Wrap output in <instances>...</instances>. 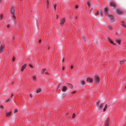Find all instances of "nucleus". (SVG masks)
<instances>
[{"mask_svg":"<svg viewBox=\"0 0 126 126\" xmlns=\"http://www.w3.org/2000/svg\"><path fill=\"white\" fill-rule=\"evenodd\" d=\"M47 5L48 6L49 5V3H48V1H47ZM48 8V6L47 7V9Z\"/></svg>","mask_w":126,"mask_h":126,"instance_id":"37","label":"nucleus"},{"mask_svg":"<svg viewBox=\"0 0 126 126\" xmlns=\"http://www.w3.org/2000/svg\"><path fill=\"white\" fill-rule=\"evenodd\" d=\"M13 96V94H12V95L11 96V97Z\"/></svg>","mask_w":126,"mask_h":126,"instance_id":"52","label":"nucleus"},{"mask_svg":"<svg viewBox=\"0 0 126 126\" xmlns=\"http://www.w3.org/2000/svg\"><path fill=\"white\" fill-rule=\"evenodd\" d=\"M39 42L40 43L41 42V40H40L39 41Z\"/></svg>","mask_w":126,"mask_h":126,"instance_id":"47","label":"nucleus"},{"mask_svg":"<svg viewBox=\"0 0 126 126\" xmlns=\"http://www.w3.org/2000/svg\"><path fill=\"white\" fill-rule=\"evenodd\" d=\"M86 81L87 82H90L91 83H92L93 82V79L89 77L87 78Z\"/></svg>","mask_w":126,"mask_h":126,"instance_id":"9","label":"nucleus"},{"mask_svg":"<svg viewBox=\"0 0 126 126\" xmlns=\"http://www.w3.org/2000/svg\"><path fill=\"white\" fill-rule=\"evenodd\" d=\"M66 84H68L70 88H71V89H72V88L73 86L71 84L68 83H67Z\"/></svg>","mask_w":126,"mask_h":126,"instance_id":"19","label":"nucleus"},{"mask_svg":"<svg viewBox=\"0 0 126 126\" xmlns=\"http://www.w3.org/2000/svg\"><path fill=\"white\" fill-rule=\"evenodd\" d=\"M121 25L124 27L126 28V26L124 24L123 22L121 23Z\"/></svg>","mask_w":126,"mask_h":126,"instance_id":"20","label":"nucleus"},{"mask_svg":"<svg viewBox=\"0 0 126 126\" xmlns=\"http://www.w3.org/2000/svg\"><path fill=\"white\" fill-rule=\"evenodd\" d=\"M87 4L88 6L89 7H90V2L89 1H87Z\"/></svg>","mask_w":126,"mask_h":126,"instance_id":"22","label":"nucleus"},{"mask_svg":"<svg viewBox=\"0 0 126 126\" xmlns=\"http://www.w3.org/2000/svg\"><path fill=\"white\" fill-rule=\"evenodd\" d=\"M64 59H63V62H64Z\"/></svg>","mask_w":126,"mask_h":126,"instance_id":"50","label":"nucleus"},{"mask_svg":"<svg viewBox=\"0 0 126 126\" xmlns=\"http://www.w3.org/2000/svg\"><path fill=\"white\" fill-rule=\"evenodd\" d=\"M73 68V65H71V69H72Z\"/></svg>","mask_w":126,"mask_h":126,"instance_id":"42","label":"nucleus"},{"mask_svg":"<svg viewBox=\"0 0 126 126\" xmlns=\"http://www.w3.org/2000/svg\"><path fill=\"white\" fill-rule=\"evenodd\" d=\"M78 5H76V6H75V8H76L77 9V8H78Z\"/></svg>","mask_w":126,"mask_h":126,"instance_id":"41","label":"nucleus"},{"mask_svg":"<svg viewBox=\"0 0 126 126\" xmlns=\"http://www.w3.org/2000/svg\"><path fill=\"white\" fill-rule=\"evenodd\" d=\"M76 91H74L73 92H72V94H73L75 93H76Z\"/></svg>","mask_w":126,"mask_h":126,"instance_id":"33","label":"nucleus"},{"mask_svg":"<svg viewBox=\"0 0 126 126\" xmlns=\"http://www.w3.org/2000/svg\"><path fill=\"white\" fill-rule=\"evenodd\" d=\"M32 79L33 80H35L36 79V78L35 76H33L32 77Z\"/></svg>","mask_w":126,"mask_h":126,"instance_id":"27","label":"nucleus"},{"mask_svg":"<svg viewBox=\"0 0 126 126\" xmlns=\"http://www.w3.org/2000/svg\"><path fill=\"white\" fill-rule=\"evenodd\" d=\"M45 73L46 74H48V73L47 72H46Z\"/></svg>","mask_w":126,"mask_h":126,"instance_id":"48","label":"nucleus"},{"mask_svg":"<svg viewBox=\"0 0 126 126\" xmlns=\"http://www.w3.org/2000/svg\"><path fill=\"white\" fill-rule=\"evenodd\" d=\"M115 41L117 43L119 44H120V41L119 39H116Z\"/></svg>","mask_w":126,"mask_h":126,"instance_id":"16","label":"nucleus"},{"mask_svg":"<svg viewBox=\"0 0 126 126\" xmlns=\"http://www.w3.org/2000/svg\"><path fill=\"white\" fill-rule=\"evenodd\" d=\"M117 13L119 15H121L123 14L122 11L119 9H117L116 11Z\"/></svg>","mask_w":126,"mask_h":126,"instance_id":"8","label":"nucleus"},{"mask_svg":"<svg viewBox=\"0 0 126 126\" xmlns=\"http://www.w3.org/2000/svg\"><path fill=\"white\" fill-rule=\"evenodd\" d=\"M15 58L14 57H13L12 59V60L13 61H15Z\"/></svg>","mask_w":126,"mask_h":126,"instance_id":"36","label":"nucleus"},{"mask_svg":"<svg viewBox=\"0 0 126 126\" xmlns=\"http://www.w3.org/2000/svg\"><path fill=\"white\" fill-rule=\"evenodd\" d=\"M64 68H64V67H63V68L62 70H63L64 69Z\"/></svg>","mask_w":126,"mask_h":126,"instance_id":"46","label":"nucleus"},{"mask_svg":"<svg viewBox=\"0 0 126 126\" xmlns=\"http://www.w3.org/2000/svg\"><path fill=\"white\" fill-rule=\"evenodd\" d=\"M65 18H63L60 20V21L59 22V23L61 25H63L64 22H65Z\"/></svg>","mask_w":126,"mask_h":126,"instance_id":"2","label":"nucleus"},{"mask_svg":"<svg viewBox=\"0 0 126 126\" xmlns=\"http://www.w3.org/2000/svg\"><path fill=\"white\" fill-rule=\"evenodd\" d=\"M41 91V89L38 88L36 90V93H39Z\"/></svg>","mask_w":126,"mask_h":126,"instance_id":"17","label":"nucleus"},{"mask_svg":"<svg viewBox=\"0 0 126 126\" xmlns=\"http://www.w3.org/2000/svg\"><path fill=\"white\" fill-rule=\"evenodd\" d=\"M3 17V15L2 14H1L0 15V18L1 19Z\"/></svg>","mask_w":126,"mask_h":126,"instance_id":"34","label":"nucleus"},{"mask_svg":"<svg viewBox=\"0 0 126 126\" xmlns=\"http://www.w3.org/2000/svg\"><path fill=\"white\" fill-rule=\"evenodd\" d=\"M82 38H83V39L85 41H86V40H85L86 39L85 38L84 36H82Z\"/></svg>","mask_w":126,"mask_h":126,"instance_id":"32","label":"nucleus"},{"mask_svg":"<svg viewBox=\"0 0 126 126\" xmlns=\"http://www.w3.org/2000/svg\"><path fill=\"white\" fill-rule=\"evenodd\" d=\"M59 16V15H57V17H56L57 19H58Z\"/></svg>","mask_w":126,"mask_h":126,"instance_id":"35","label":"nucleus"},{"mask_svg":"<svg viewBox=\"0 0 126 126\" xmlns=\"http://www.w3.org/2000/svg\"><path fill=\"white\" fill-rule=\"evenodd\" d=\"M104 12L106 15L108 16L109 15V10L108 8L105 7L104 8Z\"/></svg>","mask_w":126,"mask_h":126,"instance_id":"4","label":"nucleus"},{"mask_svg":"<svg viewBox=\"0 0 126 126\" xmlns=\"http://www.w3.org/2000/svg\"><path fill=\"white\" fill-rule=\"evenodd\" d=\"M29 65H30V66L31 67H32V68H33V66H32V65H31V64H29Z\"/></svg>","mask_w":126,"mask_h":126,"instance_id":"39","label":"nucleus"},{"mask_svg":"<svg viewBox=\"0 0 126 126\" xmlns=\"http://www.w3.org/2000/svg\"><path fill=\"white\" fill-rule=\"evenodd\" d=\"M109 118H108L107 119L105 122V126H108L109 125Z\"/></svg>","mask_w":126,"mask_h":126,"instance_id":"10","label":"nucleus"},{"mask_svg":"<svg viewBox=\"0 0 126 126\" xmlns=\"http://www.w3.org/2000/svg\"><path fill=\"white\" fill-rule=\"evenodd\" d=\"M107 41L109 42H110V43L114 45H115V44L113 43V42L111 41V40L108 37L107 38Z\"/></svg>","mask_w":126,"mask_h":126,"instance_id":"11","label":"nucleus"},{"mask_svg":"<svg viewBox=\"0 0 126 126\" xmlns=\"http://www.w3.org/2000/svg\"><path fill=\"white\" fill-rule=\"evenodd\" d=\"M11 14L12 15V16L15 19H16V17L14 15V14L15 13V10L14 8V7H13L11 10Z\"/></svg>","mask_w":126,"mask_h":126,"instance_id":"1","label":"nucleus"},{"mask_svg":"<svg viewBox=\"0 0 126 126\" xmlns=\"http://www.w3.org/2000/svg\"><path fill=\"white\" fill-rule=\"evenodd\" d=\"M26 67V65H23V66L22 67L21 69V71L22 72H23V71L24 69Z\"/></svg>","mask_w":126,"mask_h":126,"instance_id":"15","label":"nucleus"},{"mask_svg":"<svg viewBox=\"0 0 126 126\" xmlns=\"http://www.w3.org/2000/svg\"><path fill=\"white\" fill-rule=\"evenodd\" d=\"M75 116V114L74 113H73V114L72 115V118H74Z\"/></svg>","mask_w":126,"mask_h":126,"instance_id":"30","label":"nucleus"},{"mask_svg":"<svg viewBox=\"0 0 126 126\" xmlns=\"http://www.w3.org/2000/svg\"><path fill=\"white\" fill-rule=\"evenodd\" d=\"M99 102H98L96 103V105L97 107H99V109H102V107H103L104 104L103 103L101 104L99 106Z\"/></svg>","mask_w":126,"mask_h":126,"instance_id":"3","label":"nucleus"},{"mask_svg":"<svg viewBox=\"0 0 126 126\" xmlns=\"http://www.w3.org/2000/svg\"><path fill=\"white\" fill-rule=\"evenodd\" d=\"M3 106H2V105H1V106H0V108H3Z\"/></svg>","mask_w":126,"mask_h":126,"instance_id":"38","label":"nucleus"},{"mask_svg":"<svg viewBox=\"0 0 126 126\" xmlns=\"http://www.w3.org/2000/svg\"><path fill=\"white\" fill-rule=\"evenodd\" d=\"M81 83L82 85H84L85 84V82L83 80L81 81Z\"/></svg>","mask_w":126,"mask_h":126,"instance_id":"24","label":"nucleus"},{"mask_svg":"<svg viewBox=\"0 0 126 126\" xmlns=\"http://www.w3.org/2000/svg\"><path fill=\"white\" fill-rule=\"evenodd\" d=\"M60 85H61V84H59V86H58V88H57V90L58 89V88H59V86H60Z\"/></svg>","mask_w":126,"mask_h":126,"instance_id":"40","label":"nucleus"},{"mask_svg":"<svg viewBox=\"0 0 126 126\" xmlns=\"http://www.w3.org/2000/svg\"><path fill=\"white\" fill-rule=\"evenodd\" d=\"M76 19H77V17H76Z\"/></svg>","mask_w":126,"mask_h":126,"instance_id":"54","label":"nucleus"},{"mask_svg":"<svg viewBox=\"0 0 126 126\" xmlns=\"http://www.w3.org/2000/svg\"><path fill=\"white\" fill-rule=\"evenodd\" d=\"M14 38H13V40H14Z\"/></svg>","mask_w":126,"mask_h":126,"instance_id":"53","label":"nucleus"},{"mask_svg":"<svg viewBox=\"0 0 126 126\" xmlns=\"http://www.w3.org/2000/svg\"><path fill=\"white\" fill-rule=\"evenodd\" d=\"M108 27L109 29L110 30H112V27L110 25H108Z\"/></svg>","mask_w":126,"mask_h":126,"instance_id":"23","label":"nucleus"},{"mask_svg":"<svg viewBox=\"0 0 126 126\" xmlns=\"http://www.w3.org/2000/svg\"><path fill=\"white\" fill-rule=\"evenodd\" d=\"M99 14V12L98 11H97L96 13L95 14V15L96 16L97 15H98V14Z\"/></svg>","mask_w":126,"mask_h":126,"instance_id":"31","label":"nucleus"},{"mask_svg":"<svg viewBox=\"0 0 126 126\" xmlns=\"http://www.w3.org/2000/svg\"><path fill=\"white\" fill-rule=\"evenodd\" d=\"M57 4H55V5H53V7H54V9L55 10V11H56V6L57 5Z\"/></svg>","mask_w":126,"mask_h":126,"instance_id":"25","label":"nucleus"},{"mask_svg":"<svg viewBox=\"0 0 126 126\" xmlns=\"http://www.w3.org/2000/svg\"><path fill=\"white\" fill-rule=\"evenodd\" d=\"M46 70V69H42V72H41V73L43 74V73Z\"/></svg>","mask_w":126,"mask_h":126,"instance_id":"26","label":"nucleus"},{"mask_svg":"<svg viewBox=\"0 0 126 126\" xmlns=\"http://www.w3.org/2000/svg\"><path fill=\"white\" fill-rule=\"evenodd\" d=\"M30 97H31V98L32 97V95L31 94H30Z\"/></svg>","mask_w":126,"mask_h":126,"instance_id":"44","label":"nucleus"},{"mask_svg":"<svg viewBox=\"0 0 126 126\" xmlns=\"http://www.w3.org/2000/svg\"><path fill=\"white\" fill-rule=\"evenodd\" d=\"M67 89V88L65 86L63 87L62 91L63 92H65Z\"/></svg>","mask_w":126,"mask_h":126,"instance_id":"12","label":"nucleus"},{"mask_svg":"<svg viewBox=\"0 0 126 126\" xmlns=\"http://www.w3.org/2000/svg\"><path fill=\"white\" fill-rule=\"evenodd\" d=\"M110 6L111 7H115L116 4L113 1L110 2L109 3Z\"/></svg>","mask_w":126,"mask_h":126,"instance_id":"5","label":"nucleus"},{"mask_svg":"<svg viewBox=\"0 0 126 126\" xmlns=\"http://www.w3.org/2000/svg\"><path fill=\"white\" fill-rule=\"evenodd\" d=\"M1 2V0H0V3Z\"/></svg>","mask_w":126,"mask_h":126,"instance_id":"49","label":"nucleus"},{"mask_svg":"<svg viewBox=\"0 0 126 126\" xmlns=\"http://www.w3.org/2000/svg\"><path fill=\"white\" fill-rule=\"evenodd\" d=\"M11 113V112L10 111V112H6V116L7 117H9L10 116Z\"/></svg>","mask_w":126,"mask_h":126,"instance_id":"14","label":"nucleus"},{"mask_svg":"<svg viewBox=\"0 0 126 126\" xmlns=\"http://www.w3.org/2000/svg\"><path fill=\"white\" fill-rule=\"evenodd\" d=\"M125 88L126 89V86L125 87Z\"/></svg>","mask_w":126,"mask_h":126,"instance_id":"51","label":"nucleus"},{"mask_svg":"<svg viewBox=\"0 0 126 126\" xmlns=\"http://www.w3.org/2000/svg\"><path fill=\"white\" fill-rule=\"evenodd\" d=\"M10 27V25H8L7 26V27L8 28H9Z\"/></svg>","mask_w":126,"mask_h":126,"instance_id":"43","label":"nucleus"},{"mask_svg":"<svg viewBox=\"0 0 126 126\" xmlns=\"http://www.w3.org/2000/svg\"><path fill=\"white\" fill-rule=\"evenodd\" d=\"M11 100V99H10V98H8L6 100V102H8L10 101Z\"/></svg>","mask_w":126,"mask_h":126,"instance_id":"28","label":"nucleus"},{"mask_svg":"<svg viewBox=\"0 0 126 126\" xmlns=\"http://www.w3.org/2000/svg\"><path fill=\"white\" fill-rule=\"evenodd\" d=\"M108 17L109 18L110 21L111 22H113L114 21V18L111 15H108Z\"/></svg>","mask_w":126,"mask_h":126,"instance_id":"6","label":"nucleus"},{"mask_svg":"<svg viewBox=\"0 0 126 126\" xmlns=\"http://www.w3.org/2000/svg\"><path fill=\"white\" fill-rule=\"evenodd\" d=\"M100 13L101 15V16H102V13L101 12H100Z\"/></svg>","mask_w":126,"mask_h":126,"instance_id":"45","label":"nucleus"},{"mask_svg":"<svg viewBox=\"0 0 126 126\" xmlns=\"http://www.w3.org/2000/svg\"><path fill=\"white\" fill-rule=\"evenodd\" d=\"M18 110L17 109H15L14 110V113H15L17 112H18Z\"/></svg>","mask_w":126,"mask_h":126,"instance_id":"29","label":"nucleus"},{"mask_svg":"<svg viewBox=\"0 0 126 126\" xmlns=\"http://www.w3.org/2000/svg\"><path fill=\"white\" fill-rule=\"evenodd\" d=\"M94 79L96 83H98L99 82V78L98 76H95L94 77Z\"/></svg>","mask_w":126,"mask_h":126,"instance_id":"7","label":"nucleus"},{"mask_svg":"<svg viewBox=\"0 0 126 126\" xmlns=\"http://www.w3.org/2000/svg\"><path fill=\"white\" fill-rule=\"evenodd\" d=\"M4 47V46H3L2 45L0 46V53H1L3 51V49Z\"/></svg>","mask_w":126,"mask_h":126,"instance_id":"13","label":"nucleus"},{"mask_svg":"<svg viewBox=\"0 0 126 126\" xmlns=\"http://www.w3.org/2000/svg\"><path fill=\"white\" fill-rule=\"evenodd\" d=\"M107 104H106L105 105V107L104 109H103V111L104 112L106 110V109H107Z\"/></svg>","mask_w":126,"mask_h":126,"instance_id":"18","label":"nucleus"},{"mask_svg":"<svg viewBox=\"0 0 126 126\" xmlns=\"http://www.w3.org/2000/svg\"><path fill=\"white\" fill-rule=\"evenodd\" d=\"M118 62L119 63V64H123L124 63V61H121L120 62Z\"/></svg>","mask_w":126,"mask_h":126,"instance_id":"21","label":"nucleus"}]
</instances>
